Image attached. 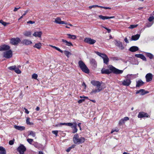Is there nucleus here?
Instances as JSON below:
<instances>
[{
  "mask_svg": "<svg viewBox=\"0 0 154 154\" xmlns=\"http://www.w3.org/2000/svg\"><path fill=\"white\" fill-rule=\"evenodd\" d=\"M108 67L109 69L103 68L101 70V73L109 74L113 73L115 74H122L123 72V70L117 69L112 65H109Z\"/></svg>",
  "mask_w": 154,
  "mask_h": 154,
  "instance_id": "1",
  "label": "nucleus"
},
{
  "mask_svg": "<svg viewBox=\"0 0 154 154\" xmlns=\"http://www.w3.org/2000/svg\"><path fill=\"white\" fill-rule=\"evenodd\" d=\"M91 83L94 86L97 87V88L93 89L92 91L90 92V94L93 95L97 93L100 92L102 90L103 88L101 86L102 83L100 82L99 81L93 80L91 82Z\"/></svg>",
  "mask_w": 154,
  "mask_h": 154,
  "instance_id": "2",
  "label": "nucleus"
},
{
  "mask_svg": "<svg viewBox=\"0 0 154 154\" xmlns=\"http://www.w3.org/2000/svg\"><path fill=\"white\" fill-rule=\"evenodd\" d=\"M73 140L75 144H79L84 142L85 140V138L83 137L79 138L78 134H76L74 135Z\"/></svg>",
  "mask_w": 154,
  "mask_h": 154,
  "instance_id": "3",
  "label": "nucleus"
},
{
  "mask_svg": "<svg viewBox=\"0 0 154 154\" xmlns=\"http://www.w3.org/2000/svg\"><path fill=\"white\" fill-rule=\"evenodd\" d=\"M78 64L79 67L83 72L87 74L89 73V69L82 61L79 60L78 62Z\"/></svg>",
  "mask_w": 154,
  "mask_h": 154,
  "instance_id": "4",
  "label": "nucleus"
},
{
  "mask_svg": "<svg viewBox=\"0 0 154 154\" xmlns=\"http://www.w3.org/2000/svg\"><path fill=\"white\" fill-rule=\"evenodd\" d=\"M21 41L18 37L12 38L10 39V43L14 45H17L18 43L21 42Z\"/></svg>",
  "mask_w": 154,
  "mask_h": 154,
  "instance_id": "5",
  "label": "nucleus"
},
{
  "mask_svg": "<svg viewBox=\"0 0 154 154\" xmlns=\"http://www.w3.org/2000/svg\"><path fill=\"white\" fill-rule=\"evenodd\" d=\"M25 146L23 144H20L17 149V151L20 154H24V152L26 151Z\"/></svg>",
  "mask_w": 154,
  "mask_h": 154,
  "instance_id": "6",
  "label": "nucleus"
},
{
  "mask_svg": "<svg viewBox=\"0 0 154 154\" xmlns=\"http://www.w3.org/2000/svg\"><path fill=\"white\" fill-rule=\"evenodd\" d=\"M12 56V52L11 50H8L4 53L3 57L7 58H11Z\"/></svg>",
  "mask_w": 154,
  "mask_h": 154,
  "instance_id": "7",
  "label": "nucleus"
},
{
  "mask_svg": "<svg viewBox=\"0 0 154 154\" xmlns=\"http://www.w3.org/2000/svg\"><path fill=\"white\" fill-rule=\"evenodd\" d=\"M113 42L114 43L116 46L118 47L121 50H122L124 49V47L121 42L118 41L117 40H115Z\"/></svg>",
  "mask_w": 154,
  "mask_h": 154,
  "instance_id": "8",
  "label": "nucleus"
},
{
  "mask_svg": "<svg viewBox=\"0 0 154 154\" xmlns=\"http://www.w3.org/2000/svg\"><path fill=\"white\" fill-rule=\"evenodd\" d=\"M84 41L85 42L90 45H93L96 42L95 40L92 39L90 38H86L84 39Z\"/></svg>",
  "mask_w": 154,
  "mask_h": 154,
  "instance_id": "9",
  "label": "nucleus"
},
{
  "mask_svg": "<svg viewBox=\"0 0 154 154\" xmlns=\"http://www.w3.org/2000/svg\"><path fill=\"white\" fill-rule=\"evenodd\" d=\"M8 69L11 70H14L17 74H20L21 73V71L19 68H17L16 66H9L8 67Z\"/></svg>",
  "mask_w": 154,
  "mask_h": 154,
  "instance_id": "10",
  "label": "nucleus"
},
{
  "mask_svg": "<svg viewBox=\"0 0 154 154\" xmlns=\"http://www.w3.org/2000/svg\"><path fill=\"white\" fill-rule=\"evenodd\" d=\"M10 47L6 45H3L0 46V51H5L9 50Z\"/></svg>",
  "mask_w": 154,
  "mask_h": 154,
  "instance_id": "11",
  "label": "nucleus"
},
{
  "mask_svg": "<svg viewBox=\"0 0 154 154\" xmlns=\"http://www.w3.org/2000/svg\"><path fill=\"white\" fill-rule=\"evenodd\" d=\"M122 85L124 86H129L131 83V80L129 79H126L122 82Z\"/></svg>",
  "mask_w": 154,
  "mask_h": 154,
  "instance_id": "12",
  "label": "nucleus"
},
{
  "mask_svg": "<svg viewBox=\"0 0 154 154\" xmlns=\"http://www.w3.org/2000/svg\"><path fill=\"white\" fill-rule=\"evenodd\" d=\"M137 116L138 118H143V117L147 118L149 116L147 113L142 112H140Z\"/></svg>",
  "mask_w": 154,
  "mask_h": 154,
  "instance_id": "13",
  "label": "nucleus"
},
{
  "mask_svg": "<svg viewBox=\"0 0 154 154\" xmlns=\"http://www.w3.org/2000/svg\"><path fill=\"white\" fill-rule=\"evenodd\" d=\"M145 78L146 82H149L151 81L153 78V75L151 73H148L146 74Z\"/></svg>",
  "mask_w": 154,
  "mask_h": 154,
  "instance_id": "14",
  "label": "nucleus"
},
{
  "mask_svg": "<svg viewBox=\"0 0 154 154\" xmlns=\"http://www.w3.org/2000/svg\"><path fill=\"white\" fill-rule=\"evenodd\" d=\"M148 93H149V91H146L143 89H140L137 91L136 92V94H140L141 95H143Z\"/></svg>",
  "mask_w": 154,
  "mask_h": 154,
  "instance_id": "15",
  "label": "nucleus"
},
{
  "mask_svg": "<svg viewBox=\"0 0 154 154\" xmlns=\"http://www.w3.org/2000/svg\"><path fill=\"white\" fill-rule=\"evenodd\" d=\"M21 43L24 45H29L32 43L31 41L27 39H24L21 41Z\"/></svg>",
  "mask_w": 154,
  "mask_h": 154,
  "instance_id": "16",
  "label": "nucleus"
},
{
  "mask_svg": "<svg viewBox=\"0 0 154 154\" xmlns=\"http://www.w3.org/2000/svg\"><path fill=\"white\" fill-rule=\"evenodd\" d=\"M135 57L139 58L143 60L146 61V59L145 57L142 54H137L135 55Z\"/></svg>",
  "mask_w": 154,
  "mask_h": 154,
  "instance_id": "17",
  "label": "nucleus"
},
{
  "mask_svg": "<svg viewBox=\"0 0 154 154\" xmlns=\"http://www.w3.org/2000/svg\"><path fill=\"white\" fill-rule=\"evenodd\" d=\"M144 84V82L141 79L136 81V87H139Z\"/></svg>",
  "mask_w": 154,
  "mask_h": 154,
  "instance_id": "18",
  "label": "nucleus"
},
{
  "mask_svg": "<svg viewBox=\"0 0 154 154\" xmlns=\"http://www.w3.org/2000/svg\"><path fill=\"white\" fill-rule=\"evenodd\" d=\"M62 42H63V44L66 45L70 46H73V44L70 42H68L66 40L64 39H61Z\"/></svg>",
  "mask_w": 154,
  "mask_h": 154,
  "instance_id": "19",
  "label": "nucleus"
},
{
  "mask_svg": "<svg viewBox=\"0 0 154 154\" xmlns=\"http://www.w3.org/2000/svg\"><path fill=\"white\" fill-rule=\"evenodd\" d=\"M140 35L137 34L135 35L132 36L131 40L136 41L139 39L140 37Z\"/></svg>",
  "mask_w": 154,
  "mask_h": 154,
  "instance_id": "20",
  "label": "nucleus"
},
{
  "mask_svg": "<svg viewBox=\"0 0 154 154\" xmlns=\"http://www.w3.org/2000/svg\"><path fill=\"white\" fill-rule=\"evenodd\" d=\"M130 51L132 52H134L139 50V48L137 46H133L131 47L129 49Z\"/></svg>",
  "mask_w": 154,
  "mask_h": 154,
  "instance_id": "21",
  "label": "nucleus"
},
{
  "mask_svg": "<svg viewBox=\"0 0 154 154\" xmlns=\"http://www.w3.org/2000/svg\"><path fill=\"white\" fill-rule=\"evenodd\" d=\"M99 17L101 19L103 20H105L106 19H112L114 18V16L112 17H107V16H104L102 15H100L99 16Z\"/></svg>",
  "mask_w": 154,
  "mask_h": 154,
  "instance_id": "22",
  "label": "nucleus"
},
{
  "mask_svg": "<svg viewBox=\"0 0 154 154\" xmlns=\"http://www.w3.org/2000/svg\"><path fill=\"white\" fill-rule=\"evenodd\" d=\"M14 128L17 130L20 131H23L25 129V128L24 126H19L15 125L14 126Z\"/></svg>",
  "mask_w": 154,
  "mask_h": 154,
  "instance_id": "23",
  "label": "nucleus"
},
{
  "mask_svg": "<svg viewBox=\"0 0 154 154\" xmlns=\"http://www.w3.org/2000/svg\"><path fill=\"white\" fill-rule=\"evenodd\" d=\"M42 32L41 31L40 32H35L33 34V35L35 37L40 38L42 34Z\"/></svg>",
  "mask_w": 154,
  "mask_h": 154,
  "instance_id": "24",
  "label": "nucleus"
},
{
  "mask_svg": "<svg viewBox=\"0 0 154 154\" xmlns=\"http://www.w3.org/2000/svg\"><path fill=\"white\" fill-rule=\"evenodd\" d=\"M55 22L59 24H63V23H64L63 21H61V19L59 17L55 19Z\"/></svg>",
  "mask_w": 154,
  "mask_h": 154,
  "instance_id": "25",
  "label": "nucleus"
},
{
  "mask_svg": "<svg viewBox=\"0 0 154 154\" xmlns=\"http://www.w3.org/2000/svg\"><path fill=\"white\" fill-rule=\"evenodd\" d=\"M95 53L98 56L101 57L103 59L107 56V55L105 54L100 53L98 51L95 52Z\"/></svg>",
  "mask_w": 154,
  "mask_h": 154,
  "instance_id": "26",
  "label": "nucleus"
},
{
  "mask_svg": "<svg viewBox=\"0 0 154 154\" xmlns=\"http://www.w3.org/2000/svg\"><path fill=\"white\" fill-rule=\"evenodd\" d=\"M0 154H6L5 149L2 146H0Z\"/></svg>",
  "mask_w": 154,
  "mask_h": 154,
  "instance_id": "27",
  "label": "nucleus"
},
{
  "mask_svg": "<svg viewBox=\"0 0 154 154\" xmlns=\"http://www.w3.org/2000/svg\"><path fill=\"white\" fill-rule=\"evenodd\" d=\"M67 35L68 36V38L70 39L74 40L76 38V36L75 35H72L70 34H67Z\"/></svg>",
  "mask_w": 154,
  "mask_h": 154,
  "instance_id": "28",
  "label": "nucleus"
},
{
  "mask_svg": "<svg viewBox=\"0 0 154 154\" xmlns=\"http://www.w3.org/2000/svg\"><path fill=\"white\" fill-rule=\"evenodd\" d=\"M90 63L91 64H92L94 67H96L97 66V63L95 61V60L93 59H91L90 60Z\"/></svg>",
  "mask_w": 154,
  "mask_h": 154,
  "instance_id": "29",
  "label": "nucleus"
},
{
  "mask_svg": "<svg viewBox=\"0 0 154 154\" xmlns=\"http://www.w3.org/2000/svg\"><path fill=\"white\" fill-rule=\"evenodd\" d=\"M42 46V44L41 43L39 42L37 43H36L35 45L33 46V47L34 48H36L37 49H39L41 48Z\"/></svg>",
  "mask_w": 154,
  "mask_h": 154,
  "instance_id": "30",
  "label": "nucleus"
},
{
  "mask_svg": "<svg viewBox=\"0 0 154 154\" xmlns=\"http://www.w3.org/2000/svg\"><path fill=\"white\" fill-rule=\"evenodd\" d=\"M23 35L27 37L30 36L31 35V32L30 31H26L23 33Z\"/></svg>",
  "mask_w": 154,
  "mask_h": 154,
  "instance_id": "31",
  "label": "nucleus"
},
{
  "mask_svg": "<svg viewBox=\"0 0 154 154\" xmlns=\"http://www.w3.org/2000/svg\"><path fill=\"white\" fill-rule=\"evenodd\" d=\"M145 55L150 59H152L153 58V55L150 53L146 52L145 53Z\"/></svg>",
  "mask_w": 154,
  "mask_h": 154,
  "instance_id": "32",
  "label": "nucleus"
},
{
  "mask_svg": "<svg viewBox=\"0 0 154 154\" xmlns=\"http://www.w3.org/2000/svg\"><path fill=\"white\" fill-rule=\"evenodd\" d=\"M72 128H73V130L72 131V133H75L77 131L78 129L77 128L76 125H75L72 126Z\"/></svg>",
  "mask_w": 154,
  "mask_h": 154,
  "instance_id": "33",
  "label": "nucleus"
},
{
  "mask_svg": "<svg viewBox=\"0 0 154 154\" xmlns=\"http://www.w3.org/2000/svg\"><path fill=\"white\" fill-rule=\"evenodd\" d=\"M103 63L106 64H108L109 62V59L107 56L103 59Z\"/></svg>",
  "mask_w": 154,
  "mask_h": 154,
  "instance_id": "34",
  "label": "nucleus"
},
{
  "mask_svg": "<svg viewBox=\"0 0 154 154\" xmlns=\"http://www.w3.org/2000/svg\"><path fill=\"white\" fill-rule=\"evenodd\" d=\"M64 53L65 55L68 57H69V56L72 55V54L67 51H64Z\"/></svg>",
  "mask_w": 154,
  "mask_h": 154,
  "instance_id": "35",
  "label": "nucleus"
},
{
  "mask_svg": "<svg viewBox=\"0 0 154 154\" xmlns=\"http://www.w3.org/2000/svg\"><path fill=\"white\" fill-rule=\"evenodd\" d=\"M29 135H32L33 137H35V132L32 131H28Z\"/></svg>",
  "mask_w": 154,
  "mask_h": 154,
  "instance_id": "36",
  "label": "nucleus"
},
{
  "mask_svg": "<svg viewBox=\"0 0 154 154\" xmlns=\"http://www.w3.org/2000/svg\"><path fill=\"white\" fill-rule=\"evenodd\" d=\"M30 120V118L29 117H27L26 118V123L27 125H33V123L32 122H29V120Z\"/></svg>",
  "mask_w": 154,
  "mask_h": 154,
  "instance_id": "37",
  "label": "nucleus"
},
{
  "mask_svg": "<svg viewBox=\"0 0 154 154\" xmlns=\"http://www.w3.org/2000/svg\"><path fill=\"white\" fill-rule=\"evenodd\" d=\"M0 23L2 24L4 26H6L7 24H9V23H7L3 21L2 20H0Z\"/></svg>",
  "mask_w": 154,
  "mask_h": 154,
  "instance_id": "38",
  "label": "nucleus"
},
{
  "mask_svg": "<svg viewBox=\"0 0 154 154\" xmlns=\"http://www.w3.org/2000/svg\"><path fill=\"white\" fill-rule=\"evenodd\" d=\"M125 122L123 120V119H122L119 121V124L120 125H122L123 124H124Z\"/></svg>",
  "mask_w": 154,
  "mask_h": 154,
  "instance_id": "39",
  "label": "nucleus"
},
{
  "mask_svg": "<svg viewBox=\"0 0 154 154\" xmlns=\"http://www.w3.org/2000/svg\"><path fill=\"white\" fill-rule=\"evenodd\" d=\"M137 25H131L129 27V28L130 29H132L137 27Z\"/></svg>",
  "mask_w": 154,
  "mask_h": 154,
  "instance_id": "40",
  "label": "nucleus"
},
{
  "mask_svg": "<svg viewBox=\"0 0 154 154\" xmlns=\"http://www.w3.org/2000/svg\"><path fill=\"white\" fill-rule=\"evenodd\" d=\"M38 77V75L35 73L33 74L32 76V78L34 79H37Z\"/></svg>",
  "mask_w": 154,
  "mask_h": 154,
  "instance_id": "41",
  "label": "nucleus"
},
{
  "mask_svg": "<svg viewBox=\"0 0 154 154\" xmlns=\"http://www.w3.org/2000/svg\"><path fill=\"white\" fill-rule=\"evenodd\" d=\"M14 139H13V140H10L9 142V144L10 145H12L14 143Z\"/></svg>",
  "mask_w": 154,
  "mask_h": 154,
  "instance_id": "42",
  "label": "nucleus"
},
{
  "mask_svg": "<svg viewBox=\"0 0 154 154\" xmlns=\"http://www.w3.org/2000/svg\"><path fill=\"white\" fill-rule=\"evenodd\" d=\"M154 19V17L153 16H150L148 18V20L149 22H151Z\"/></svg>",
  "mask_w": 154,
  "mask_h": 154,
  "instance_id": "43",
  "label": "nucleus"
},
{
  "mask_svg": "<svg viewBox=\"0 0 154 154\" xmlns=\"http://www.w3.org/2000/svg\"><path fill=\"white\" fill-rule=\"evenodd\" d=\"M27 140L29 143L31 144L32 143L33 141V139H32L28 138L27 139Z\"/></svg>",
  "mask_w": 154,
  "mask_h": 154,
  "instance_id": "44",
  "label": "nucleus"
},
{
  "mask_svg": "<svg viewBox=\"0 0 154 154\" xmlns=\"http://www.w3.org/2000/svg\"><path fill=\"white\" fill-rule=\"evenodd\" d=\"M58 131H52V133L53 134H54L56 136L57 135Z\"/></svg>",
  "mask_w": 154,
  "mask_h": 154,
  "instance_id": "45",
  "label": "nucleus"
},
{
  "mask_svg": "<svg viewBox=\"0 0 154 154\" xmlns=\"http://www.w3.org/2000/svg\"><path fill=\"white\" fill-rule=\"evenodd\" d=\"M66 123H60V124L57 125L56 126H60L62 125H66Z\"/></svg>",
  "mask_w": 154,
  "mask_h": 154,
  "instance_id": "46",
  "label": "nucleus"
},
{
  "mask_svg": "<svg viewBox=\"0 0 154 154\" xmlns=\"http://www.w3.org/2000/svg\"><path fill=\"white\" fill-rule=\"evenodd\" d=\"M98 5H94L91 6H89V8L90 9H91L93 8L98 7Z\"/></svg>",
  "mask_w": 154,
  "mask_h": 154,
  "instance_id": "47",
  "label": "nucleus"
},
{
  "mask_svg": "<svg viewBox=\"0 0 154 154\" xmlns=\"http://www.w3.org/2000/svg\"><path fill=\"white\" fill-rule=\"evenodd\" d=\"M85 100L84 99H80L78 101V103L79 104L82 103V102H84Z\"/></svg>",
  "mask_w": 154,
  "mask_h": 154,
  "instance_id": "48",
  "label": "nucleus"
},
{
  "mask_svg": "<svg viewBox=\"0 0 154 154\" xmlns=\"http://www.w3.org/2000/svg\"><path fill=\"white\" fill-rule=\"evenodd\" d=\"M103 27L106 29L108 33H110L111 32V30L110 29L104 26H103Z\"/></svg>",
  "mask_w": 154,
  "mask_h": 154,
  "instance_id": "49",
  "label": "nucleus"
},
{
  "mask_svg": "<svg viewBox=\"0 0 154 154\" xmlns=\"http://www.w3.org/2000/svg\"><path fill=\"white\" fill-rule=\"evenodd\" d=\"M123 120L125 122L128 120H129V118L128 117H125L124 118H123Z\"/></svg>",
  "mask_w": 154,
  "mask_h": 154,
  "instance_id": "50",
  "label": "nucleus"
},
{
  "mask_svg": "<svg viewBox=\"0 0 154 154\" xmlns=\"http://www.w3.org/2000/svg\"><path fill=\"white\" fill-rule=\"evenodd\" d=\"M73 125V124L72 123H66V125L69 126H72Z\"/></svg>",
  "mask_w": 154,
  "mask_h": 154,
  "instance_id": "51",
  "label": "nucleus"
},
{
  "mask_svg": "<svg viewBox=\"0 0 154 154\" xmlns=\"http://www.w3.org/2000/svg\"><path fill=\"white\" fill-rule=\"evenodd\" d=\"M35 23V22L34 21H31V20H30V21H29L27 22V23H28V24L30 23L31 24H32L34 23Z\"/></svg>",
  "mask_w": 154,
  "mask_h": 154,
  "instance_id": "52",
  "label": "nucleus"
},
{
  "mask_svg": "<svg viewBox=\"0 0 154 154\" xmlns=\"http://www.w3.org/2000/svg\"><path fill=\"white\" fill-rule=\"evenodd\" d=\"M112 59L113 60H118V58L117 57H112Z\"/></svg>",
  "mask_w": 154,
  "mask_h": 154,
  "instance_id": "53",
  "label": "nucleus"
},
{
  "mask_svg": "<svg viewBox=\"0 0 154 154\" xmlns=\"http://www.w3.org/2000/svg\"><path fill=\"white\" fill-rule=\"evenodd\" d=\"M20 8H21L20 7H19L18 8H16V7H15L14 8V12H15V11H17L18 9H19Z\"/></svg>",
  "mask_w": 154,
  "mask_h": 154,
  "instance_id": "54",
  "label": "nucleus"
},
{
  "mask_svg": "<svg viewBox=\"0 0 154 154\" xmlns=\"http://www.w3.org/2000/svg\"><path fill=\"white\" fill-rule=\"evenodd\" d=\"M71 147H69L68 148H67L66 149V151L67 152H69L70 150H71Z\"/></svg>",
  "mask_w": 154,
  "mask_h": 154,
  "instance_id": "55",
  "label": "nucleus"
},
{
  "mask_svg": "<svg viewBox=\"0 0 154 154\" xmlns=\"http://www.w3.org/2000/svg\"><path fill=\"white\" fill-rule=\"evenodd\" d=\"M57 51H59L61 53H62L63 52V51L61 50L60 48H58L57 50Z\"/></svg>",
  "mask_w": 154,
  "mask_h": 154,
  "instance_id": "56",
  "label": "nucleus"
},
{
  "mask_svg": "<svg viewBox=\"0 0 154 154\" xmlns=\"http://www.w3.org/2000/svg\"><path fill=\"white\" fill-rule=\"evenodd\" d=\"M124 40L126 43H129V41L127 38H125L124 39Z\"/></svg>",
  "mask_w": 154,
  "mask_h": 154,
  "instance_id": "57",
  "label": "nucleus"
},
{
  "mask_svg": "<svg viewBox=\"0 0 154 154\" xmlns=\"http://www.w3.org/2000/svg\"><path fill=\"white\" fill-rule=\"evenodd\" d=\"M25 112L27 114H28L29 113V111L27 109L25 108Z\"/></svg>",
  "mask_w": 154,
  "mask_h": 154,
  "instance_id": "58",
  "label": "nucleus"
},
{
  "mask_svg": "<svg viewBox=\"0 0 154 154\" xmlns=\"http://www.w3.org/2000/svg\"><path fill=\"white\" fill-rule=\"evenodd\" d=\"M82 86H84L85 87L84 89H86V85L84 82H83L82 84Z\"/></svg>",
  "mask_w": 154,
  "mask_h": 154,
  "instance_id": "59",
  "label": "nucleus"
},
{
  "mask_svg": "<svg viewBox=\"0 0 154 154\" xmlns=\"http://www.w3.org/2000/svg\"><path fill=\"white\" fill-rule=\"evenodd\" d=\"M152 24H151L150 23H149L146 24V26L147 27H150V26H152Z\"/></svg>",
  "mask_w": 154,
  "mask_h": 154,
  "instance_id": "60",
  "label": "nucleus"
},
{
  "mask_svg": "<svg viewBox=\"0 0 154 154\" xmlns=\"http://www.w3.org/2000/svg\"><path fill=\"white\" fill-rule=\"evenodd\" d=\"M28 10H26V11H25L24 13L23 14V16H25L26 14L28 12Z\"/></svg>",
  "mask_w": 154,
  "mask_h": 154,
  "instance_id": "61",
  "label": "nucleus"
},
{
  "mask_svg": "<svg viewBox=\"0 0 154 154\" xmlns=\"http://www.w3.org/2000/svg\"><path fill=\"white\" fill-rule=\"evenodd\" d=\"M50 46L51 47H52V48L55 49L56 50H57V49L58 48V47H56V46H53V45H50Z\"/></svg>",
  "mask_w": 154,
  "mask_h": 154,
  "instance_id": "62",
  "label": "nucleus"
},
{
  "mask_svg": "<svg viewBox=\"0 0 154 154\" xmlns=\"http://www.w3.org/2000/svg\"><path fill=\"white\" fill-rule=\"evenodd\" d=\"M81 123H79L78 124V126L79 127V128H80V130H81Z\"/></svg>",
  "mask_w": 154,
  "mask_h": 154,
  "instance_id": "63",
  "label": "nucleus"
},
{
  "mask_svg": "<svg viewBox=\"0 0 154 154\" xmlns=\"http://www.w3.org/2000/svg\"><path fill=\"white\" fill-rule=\"evenodd\" d=\"M104 9H110L111 8L109 7H104Z\"/></svg>",
  "mask_w": 154,
  "mask_h": 154,
  "instance_id": "64",
  "label": "nucleus"
}]
</instances>
